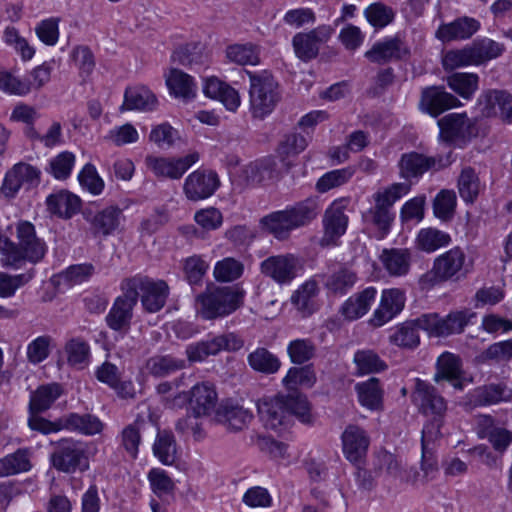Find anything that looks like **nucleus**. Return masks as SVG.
<instances>
[{"instance_id":"nucleus-56","label":"nucleus","mask_w":512,"mask_h":512,"mask_svg":"<svg viewBox=\"0 0 512 512\" xmlns=\"http://www.w3.org/2000/svg\"><path fill=\"white\" fill-rule=\"evenodd\" d=\"M354 363L360 374L378 373L387 369L386 362L370 349L358 350L354 355Z\"/></svg>"},{"instance_id":"nucleus-34","label":"nucleus","mask_w":512,"mask_h":512,"mask_svg":"<svg viewBox=\"0 0 512 512\" xmlns=\"http://www.w3.org/2000/svg\"><path fill=\"white\" fill-rule=\"evenodd\" d=\"M63 430L84 435H95L102 431L103 425L98 417L91 414L69 413L62 416Z\"/></svg>"},{"instance_id":"nucleus-47","label":"nucleus","mask_w":512,"mask_h":512,"mask_svg":"<svg viewBox=\"0 0 512 512\" xmlns=\"http://www.w3.org/2000/svg\"><path fill=\"white\" fill-rule=\"evenodd\" d=\"M450 242L451 237L448 233L435 228L421 229L416 237V247L427 253L445 247L449 245Z\"/></svg>"},{"instance_id":"nucleus-30","label":"nucleus","mask_w":512,"mask_h":512,"mask_svg":"<svg viewBox=\"0 0 512 512\" xmlns=\"http://www.w3.org/2000/svg\"><path fill=\"white\" fill-rule=\"evenodd\" d=\"M189 400L190 406L196 417L210 414L216 406L217 393L208 383L196 384L191 390V395L183 396V401Z\"/></svg>"},{"instance_id":"nucleus-60","label":"nucleus","mask_w":512,"mask_h":512,"mask_svg":"<svg viewBox=\"0 0 512 512\" xmlns=\"http://www.w3.org/2000/svg\"><path fill=\"white\" fill-rule=\"evenodd\" d=\"M374 201L375 206L369 209L367 218L377 227L382 236H384L390 230L394 215L391 212V207L381 202V199H374Z\"/></svg>"},{"instance_id":"nucleus-52","label":"nucleus","mask_w":512,"mask_h":512,"mask_svg":"<svg viewBox=\"0 0 512 512\" xmlns=\"http://www.w3.org/2000/svg\"><path fill=\"white\" fill-rule=\"evenodd\" d=\"M248 363L253 370L264 374H274L281 367L278 357L262 347L248 355Z\"/></svg>"},{"instance_id":"nucleus-21","label":"nucleus","mask_w":512,"mask_h":512,"mask_svg":"<svg viewBox=\"0 0 512 512\" xmlns=\"http://www.w3.org/2000/svg\"><path fill=\"white\" fill-rule=\"evenodd\" d=\"M410 54L408 46L399 38H385L372 45L365 52V57L373 63L385 64L394 60H401Z\"/></svg>"},{"instance_id":"nucleus-29","label":"nucleus","mask_w":512,"mask_h":512,"mask_svg":"<svg viewBox=\"0 0 512 512\" xmlns=\"http://www.w3.org/2000/svg\"><path fill=\"white\" fill-rule=\"evenodd\" d=\"M48 211L63 219H70L81 207V200L67 190H59L50 194L46 199Z\"/></svg>"},{"instance_id":"nucleus-16","label":"nucleus","mask_w":512,"mask_h":512,"mask_svg":"<svg viewBox=\"0 0 512 512\" xmlns=\"http://www.w3.org/2000/svg\"><path fill=\"white\" fill-rule=\"evenodd\" d=\"M123 291V294L115 299L106 315V323L110 329L125 335L130 330L133 308L136 303L135 294L128 290Z\"/></svg>"},{"instance_id":"nucleus-50","label":"nucleus","mask_w":512,"mask_h":512,"mask_svg":"<svg viewBox=\"0 0 512 512\" xmlns=\"http://www.w3.org/2000/svg\"><path fill=\"white\" fill-rule=\"evenodd\" d=\"M479 76L475 73L455 72L447 77L448 86L462 98L469 100L478 89Z\"/></svg>"},{"instance_id":"nucleus-51","label":"nucleus","mask_w":512,"mask_h":512,"mask_svg":"<svg viewBox=\"0 0 512 512\" xmlns=\"http://www.w3.org/2000/svg\"><path fill=\"white\" fill-rule=\"evenodd\" d=\"M319 292L318 284L310 279L303 283L292 295L291 302L305 315H310L314 311V298Z\"/></svg>"},{"instance_id":"nucleus-22","label":"nucleus","mask_w":512,"mask_h":512,"mask_svg":"<svg viewBox=\"0 0 512 512\" xmlns=\"http://www.w3.org/2000/svg\"><path fill=\"white\" fill-rule=\"evenodd\" d=\"M480 22L469 16L458 17L452 22L441 24L435 37L443 43L470 39L480 29Z\"/></svg>"},{"instance_id":"nucleus-2","label":"nucleus","mask_w":512,"mask_h":512,"mask_svg":"<svg viewBox=\"0 0 512 512\" xmlns=\"http://www.w3.org/2000/svg\"><path fill=\"white\" fill-rule=\"evenodd\" d=\"M257 408L261 421L266 428L271 430H278L286 426L292 416H296L303 423L311 421L307 398L296 392L286 396L262 398L258 401Z\"/></svg>"},{"instance_id":"nucleus-58","label":"nucleus","mask_w":512,"mask_h":512,"mask_svg":"<svg viewBox=\"0 0 512 512\" xmlns=\"http://www.w3.org/2000/svg\"><path fill=\"white\" fill-rule=\"evenodd\" d=\"M35 275V269L32 267L25 273L18 275H9L0 272V297L8 298L15 294L16 290L28 282H30Z\"/></svg>"},{"instance_id":"nucleus-15","label":"nucleus","mask_w":512,"mask_h":512,"mask_svg":"<svg viewBox=\"0 0 512 512\" xmlns=\"http://www.w3.org/2000/svg\"><path fill=\"white\" fill-rule=\"evenodd\" d=\"M275 212L290 234L292 230L304 227L311 223L317 217L319 207L315 198H307L287 207L285 210Z\"/></svg>"},{"instance_id":"nucleus-5","label":"nucleus","mask_w":512,"mask_h":512,"mask_svg":"<svg viewBox=\"0 0 512 512\" xmlns=\"http://www.w3.org/2000/svg\"><path fill=\"white\" fill-rule=\"evenodd\" d=\"M122 289L135 294L138 302L139 292L144 309L149 313L161 310L169 295V287L163 280H154L146 276H135L123 281Z\"/></svg>"},{"instance_id":"nucleus-9","label":"nucleus","mask_w":512,"mask_h":512,"mask_svg":"<svg viewBox=\"0 0 512 512\" xmlns=\"http://www.w3.org/2000/svg\"><path fill=\"white\" fill-rule=\"evenodd\" d=\"M342 450L345 458L356 465L358 468L357 476L367 471L360 467L364 463L368 448L370 445V437L366 430L354 424L348 425L341 435Z\"/></svg>"},{"instance_id":"nucleus-36","label":"nucleus","mask_w":512,"mask_h":512,"mask_svg":"<svg viewBox=\"0 0 512 512\" xmlns=\"http://www.w3.org/2000/svg\"><path fill=\"white\" fill-rule=\"evenodd\" d=\"M384 268L392 276H405L411 265V252L408 249H384L381 254Z\"/></svg>"},{"instance_id":"nucleus-37","label":"nucleus","mask_w":512,"mask_h":512,"mask_svg":"<svg viewBox=\"0 0 512 512\" xmlns=\"http://www.w3.org/2000/svg\"><path fill=\"white\" fill-rule=\"evenodd\" d=\"M157 105L156 96L145 86L127 88L121 110L151 111Z\"/></svg>"},{"instance_id":"nucleus-32","label":"nucleus","mask_w":512,"mask_h":512,"mask_svg":"<svg viewBox=\"0 0 512 512\" xmlns=\"http://www.w3.org/2000/svg\"><path fill=\"white\" fill-rule=\"evenodd\" d=\"M512 398V390L503 383H492L477 387L470 394V401L475 406H487Z\"/></svg>"},{"instance_id":"nucleus-48","label":"nucleus","mask_w":512,"mask_h":512,"mask_svg":"<svg viewBox=\"0 0 512 512\" xmlns=\"http://www.w3.org/2000/svg\"><path fill=\"white\" fill-rule=\"evenodd\" d=\"M470 46L475 66H479L490 60L496 59L505 51L504 44L496 42L490 38L476 40Z\"/></svg>"},{"instance_id":"nucleus-61","label":"nucleus","mask_w":512,"mask_h":512,"mask_svg":"<svg viewBox=\"0 0 512 512\" xmlns=\"http://www.w3.org/2000/svg\"><path fill=\"white\" fill-rule=\"evenodd\" d=\"M244 265L241 261L227 257L218 261L214 267V277L219 282H232L241 277Z\"/></svg>"},{"instance_id":"nucleus-55","label":"nucleus","mask_w":512,"mask_h":512,"mask_svg":"<svg viewBox=\"0 0 512 512\" xmlns=\"http://www.w3.org/2000/svg\"><path fill=\"white\" fill-rule=\"evenodd\" d=\"M315 382L316 375L311 366L292 367L283 378V384L287 389L291 390L290 393H299L296 390L298 385L310 388Z\"/></svg>"},{"instance_id":"nucleus-18","label":"nucleus","mask_w":512,"mask_h":512,"mask_svg":"<svg viewBox=\"0 0 512 512\" xmlns=\"http://www.w3.org/2000/svg\"><path fill=\"white\" fill-rule=\"evenodd\" d=\"M459 105L458 98L447 92L443 86L424 88L419 102V108L433 117Z\"/></svg>"},{"instance_id":"nucleus-38","label":"nucleus","mask_w":512,"mask_h":512,"mask_svg":"<svg viewBox=\"0 0 512 512\" xmlns=\"http://www.w3.org/2000/svg\"><path fill=\"white\" fill-rule=\"evenodd\" d=\"M360 404L369 410L383 408V389L378 378L372 377L355 386Z\"/></svg>"},{"instance_id":"nucleus-17","label":"nucleus","mask_w":512,"mask_h":512,"mask_svg":"<svg viewBox=\"0 0 512 512\" xmlns=\"http://www.w3.org/2000/svg\"><path fill=\"white\" fill-rule=\"evenodd\" d=\"M373 470L376 475L386 474L394 479L412 483L418 476L415 469H405L401 460L385 449H380L373 454Z\"/></svg>"},{"instance_id":"nucleus-63","label":"nucleus","mask_w":512,"mask_h":512,"mask_svg":"<svg viewBox=\"0 0 512 512\" xmlns=\"http://www.w3.org/2000/svg\"><path fill=\"white\" fill-rule=\"evenodd\" d=\"M287 352L291 362L303 364L314 357L316 346L310 339H296L289 343Z\"/></svg>"},{"instance_id":"nucleus-28","label":"nucleus","mask_w":512,"mask_h":512,"mask_svg":"<svg viewBox=\"0 0 512 512\" xmlns=\"http://www.w3.org/2000/svg\"><path fill=\"white\" fill-rule=\"evenodd\" d=\"M466 254L460 247H453L434 260L438 275L443 280L459 279L464 269Z\"/></svg>"},{"instance_id":"nucleus-35","label":"nucleus","mask_w":512,"mask_h":512,"mask_svg":"<svg viewBox=\"0 0 512 512\" xmlns=\"http://www.w3.org/2000/svg\"><path fill=\"white\" fill-rule=\"evenodd\" d=\"M166 84L172 95L184 101H189L196 96L197 85L193 78L179 69L170 70Z\"/></svg>"},{"instance_id":"nucleus-7","label":"nucleus","mask_w":512,"mask_h":512,"mask_svg":"<svg viewBox=\"0 0 512 512\" xmlns=\"http://www.w3.org/2000/svg\"><path fill=\"white\" fill-rule=\"evenodd\" d=\"M200 159L198 152L184 156H153L145 158L147 168L159 179L179 180Z\"/></svg>"},{"instance_id":"nucleus-45","label":"nucleus","mask_w":512,"mask_h":512,"mask_svg":"<svg viewBox=\"0 0 512 512\" xmlns=\"http://www.w3.org/2000/svg\"><path fill=\"white\" fill-rule=\"evenodd\" d=\"M357 281V275L346 267H339L326 279L325 287L334 295H345L353 288Z\"/></svg>"},{"instance_id":"nucleus-44","label":"nucleus","mask_w":512,"mask_h":512,"mask_svg":"<svg viewBox=\"0 0 512 512\" xmlns=\"http://www.w3.org/2000/svg\"><path fill=\"white\" fill-rule=\"evenodd\" d=\"M226 57L238 65H258L260 63V47L253 43L233 44L226 49Z\"/></svg>"},{"instance_id":"nucleus-59","label":"nucleus","mask_w":512,"mask_h":512,"mask_svg":"<svg viewBox=\"0 0 512 512\" xmlns=\"http://www.w3.org/2000/svg\"><path fill=\"white\" fill-rule=\"evenodd\" d=\"M145 426L146 422L144 420L137 419L126 426L121 433V444L133 459L137 457L141 432L144 430Z\"/></svg>"},{"instance_id":"nucleus-43","label":"nucleus","mask_w":512,"mask_h":512,"mask_svg":"<svg viewBox=\"0 0 512 512\" xmlns=\"http://www.w3.org/2000/svg\"><path fill=\"white\" fill-rule=\"evenodd\" d=\"M457 187L459 195L463 201L470 204L476 201L483 188L478 174L472 167H465L462 169L458 177Z\"/></svg>"},{"instance_id":"nucleus-33","label":"nucleus","mask_w":512,"mask_h":512,"mask_svg":"<svg viewBox=\"0 0 512 512\" xmlns=\"http://www.w3.org/2000/svg\"><path fill=\"white\" fill-rule=\"evenodd\" d=\"M436 368L435 382L447 380L453 382L455 388L462 389V384L459 381L462 374L461 360L458 356L450 352H444L438 357Z\"/></svg>"},{"instance_id":"nucleus-46","label":"nucleus","mask_w":512,"mask_h":512,"mask_svg":"<svg viewBox=\"0 0 512 512\" xmlns=\"http://www.w3.org/2000/svg\"><path fill=\"white\" fill-rule=\"evenodd\" d=\"M30 469L31 462L28 449H18L14 453L0 459V477L27 472Z\"/></svg>"},{"instance_id":"nucleus-53","label":"nucleus","mask_w":512,"mask_h":512,"mask_svg":"<svg viewBox=\"0 0 512 512\" xmlns=\"http://www.w3.org/2000/svg\"><path fill=\"white\" fill-rule=\"evenodd\" d=\"M274 171V160L264 158L247 165L243 170V175L249 184L255 185L271 179Z\"/></svg>"},{"instance_id":"nucleus-42","label":"nucleus","mask_w":512,"mask_h":512,"mask_svg":"<svg viewBox=\"0 0 512 512\" xmlns=\"http://www.w3.org/2000/svg\"><path fill=\"white\" fill-rule=\"evenodd\" d=\"M185 365V360L172 355H155L146 361L145 369L154 377H165L185 368Z\"/></svg>"},{"instance_id":"nucleus-8","label":"nucleus","mask_w":512,"mask_h":512,"mask_svg":"<svg viewBox=\"0 0 512 512\" xmlns=\"http://www.w3.org/2000/svg\"><path fill=\"white\" fill-rule=\"evenodd\" d=\"M412 401L422 414L433 417L428 424L439 422L440 427L442 426V418L447 411V402L433 385L417 379L412 393Z\"/></svg>"},{"instance_id":"nucleus-41","label":"nucleus","mask_w":512,"mask_h":512,"mask_svg":"<svg viewBox=\"0 0 512 512\" xmlns=\"http://www.w3.org/2000/svg\"><path fill=\"white\" fill-rule=\"evenodd\" d=\"M492 424V418L484 416L480 422V425L484 427L479 434L481 437H486L495 451L502 455L512 443V432L505 428L494 427Z\"/></svg>"},{"instance_id":"nucleus-25","label":"nucleus","mask_w":512,"mask_h":512,"mask_svg":"<svg viewBox=\"0 0 512 512\" xmlns=\"http://www.w3.org/2000/svg\"><path fill=\"white\" fill-rule=\"evenodd\" d=\"M441 435L440 423L426 424L422 430V460L421 468L426 478H432L438 470L437 459L434 455L435 440Z\"/></svg>"},{"instance_id":"nucleus-14","label":"nucleus","mask_w":512,"mask_h":512,"mask_svg":"<svg viewBox=\"0 0 512 512\" xmlns=\"http://www.w3.org/2000/svg\"><path fill=\"white\" fill-rule=\"evenodd\" d=\"M333 33L330 26L322 25L308 33H297L293 37L296 56L302 61H310L317 57L320 45L327 42Z\"/></svg>"},{"instance_id":"nucleus-26","label":"nucleus","mask_w":512,"mask_h":512,"mask_svg":"<svg viewBox=\"0 0 512 512\" xmlns=\"http://www.w3.org/2000/svg\"><path fill=\"white\" fill-rule=\"evenodd\" d=\"M325 233L321 240L322 245H332L346 232L348 217L343 211L341 202L335 201L325 212Z\"/></svg>"},{"instance_id":"nucleus-62","label":"nucleus","mask_w":512,"mask_h":512,"mask_svg":"<svg viewBox=\"0 0 512 512\" xmlns=\"http://www.w3.org/2000/svg\"><path fill=\"white\" fill-rule=\"evenodd\" d=\"M65 351L70 365L84 368L88 364L90 347L84 340L79 338L71 339L66 343Z\"/></svg>"},{"instance_id":"nucleus-31","label":"nucleus","mask_w":512,"mask_h":512,"mask_svg":"<svg viewBox=\"0 0 512 512\" xmlns=\"http://www.w3.org/2000/svg\"><path fill=\"white\" fill-rule=\"evenodd\" d=\"M377 290L367 287L349 297L341 306L340 312L347 320H356L364 316L375 301Z\"/></svg>"},{"instance_id":"nucleus-23","label":"nucleus","mask_w":512,"mask_h":512,"mask_svg":"<svg viewBox=\"0 0 512 512\" xmlns=\"http://www.w3.org/2000/svg\"><path fill=\"white\" fill-rule=\"evenodd\" d=\"M438 125L445 141L466 140L475 135L474 125L464 113L448 114L438 120Z\"/></svg>"},{"instance_id":"nucleus-57","label":"nucleus","mask_w":512,"mask_h":512,"mask_svg":"<svg viewBox=\"0 0 512 512\" xmlns=\"http://www.w3.org/2000/svg\"><path fill=\"white\" fill-rule=\"evenodd\" d=\"M483 363L506 364L512 360V338L489 345L479 356Z\"/></svg>"},{"instance_id":"nucleus-10","label":"nucleus","mask_w":512,"mask_h":512,"mask_svg":"<svg viewBox=\"0 0 512 512\" xmlns=\"http://www.w3.org/2000/svg\"><path fill=\"white\" fill-rule=\"evenodd\" d=\"M244 345V341L234 333H226L211 339L191 344L186 354L191 362L203 361L210 355H216L222 350L237 351Z\"/></svg>"},{"instance_id":"nucleus-19","label":"nucleus","mask_w":512,"mask_h":512,"mask_svg":"<svg viewBox=\"0 0 512 512\" xmlns=\"http://www.w3.org/2000/svg\"><path fill=\"white\" fill-rule=\"evenodd\" d=\"M85 219L89 222L94 236L107 237L119 229L125 217L122 209L117 205H110L94 214L86 213Z\"/></svg>"},{"instance_id":"nucleus-39","label":"nucleus","mask_w":512,"mask_h":512,"mask_svg":"<svg viewBox=\"0 0 512 512\" xmlns=\"http://www.w3.org/2000/svg\"><path fill=\"white\" fill-rule=\"evenodd\" d=\"M218 421L233 431L242 430L252 420L253 415L238 405L225 404L217 410Z\"/></svg>"},{"instance_id":"nucleus-4","label":"nucleus","mask_w":512,"mask_h":512,"mask_svg":"<svg viewBox=\"0 0 512 512\" xmlns=\"http://www.w3.org/2000/svg\"><path fill=\"white\" fill-rule=\"evenodd\" d=\"M250 80V104L255 117L271 113L281 98L279 85L268 71H246Z\"/></svg>"},{"instance_id":"nucleus-6","label":"nucleus","mask_w":512,"mask_h":512,"mask_svg":"<svg viewBox=\"0 0 512 512\" xmlns=\"http://www.w3.org/2000/svg\"><path fill=\"white\" fill-rule=\"evenodd\" d=\"M54 450L50 460L52 466L63 473H75L88 469V456L85 444L73 438H63L51 443Z\"/></svg>"},{"instance_id":"nucleus-49","label":"nucleus","mask_w":512,"mask_h":512,"mask_svg":"<svg viewBox=\"0 0 512 512\" xmlns=\"http://www.w3.org/2000/svg\"><path fill=\"white\" fill-rule=\"evenodd\" d=\"M153 453L162 464L172 465L177 458L174 435L168 431H159L153 445Z\"/></svg>"},{"instance_id":"nucleus-13","label":"nucleus","mask_w":512,"mask_h":512,"mask_svg":"<svg viewBox=\"0 0 512 512\" xmlns=\"http://www.w3.org/2000/svg\"><path fill=\"white\" fill-rule=\"evenodd\" d=\"M399 175L406 181L420 178L431 170H440L444 167L441 157L427 156L415 151L404 153L398 163Z\"/></svg>"},{"instance_id":"nucleus-3","label":"nucleus","mask_w":512,"mask_h":512,"mask_svg":"<svg viewBox=\"0 0 512 512\" xmlns=\"http://www.w3.org/2000/svg\"><path fill=\"white\" fill-rule=\"evenodd\" d=\"M245 291L238 286L208 289L197 296L199 315L212 320L230 315L243 305Z\"/></svg>"},{"instance_id":"nucleus-27","label":"nucleus","mask_w":512,"mask_h":512,"mask_svg":"<svg viewBox=\"0 0 512 512\" xmlns=\"http://www.w3.org/2000/svg\"><path fill=\"white\" fill-rule=\"evenodd\" d=\"M95 377L101 383L112 388L122 398H133L135 388L130 380H122L118 367L108 361L102 363L95 371Z\"/></svg>"},{"instance_id":"nucleus-1","label":"nucleus","mask_w":512,"mask_h":512,"mask_svg":"<svg viewBox=\"0 0 512 512\" xmlns=\"http://www.w3.org/2000/svg\"><path fill=\"white\" fill-rule=\"evenodd\" d=\"M467 323L468 318L463 311L451 312L444 318L437 313H427L399 324L389 340L400 348L412 350L420 344L419 330L426 331L430 336L446 337L461 333Z\"/></svg>"},{"instance_id":"nucleus-54","label":"nucleus","mask_w":512,"mask_h":512,"mask_svg":"<svg viewBox=\"0 0 512 512\" xmlns=\"http://www.w3.org/2000/svg\"><path fill=\"white\" fill-rule=\"evenodd\" d=\"M356 169L348 166L341 169L329 171L322 175L316 182V190L320 193H326L331 189L346 184L355 174Z\"/></svg>"},{"instance_id":"nucleus-40","label":"nucleus","mask_w":512,"mask_h":512,"mask_svg":"<svg viewBox=\"0 0 512 512\" xmlns=\"http://www.w3.org/2000/svg\"><path fill=\"white\" fill-rule=\"evenodd\" d=\"M62 389L58 383L39 386L30 397V414H39L46 411L60 397Z\"/></svg>"},{"instance_id":"nucleus-12","label":"nucleus","mask_w":512,"mask_h":512,"mask_svg":"<svg viewBox=\"0 0 512 512\" xmlns=\"http://www.w3.org/2000/svg\"><path fill=\"white\" fill-rule=\"evenodd\" d=\"M300 269V260L293 254L270 256L260 264L262 274L281 285L291 283Z\"/></svg>"},{"instance_id":"nucleus-11","label":"nucleus","mask_w":512,"mask_h":512,"mask_svg":"<svg viewBox=\"0 0 512 512\" xmlns=\"http://www.w3.org/2000/svg\"><path fill=\"white\" fill-rule=\"evenodd\" d=\"M220 186L218 174L209 169H197L184 180L183 193L189 201L197 202L211 197Z\"/></svg>"},{"instance_id":"nucleus-24","label":"nucleus","mask_w":512,"mask_h":512,"mask_svg":"<svg viewBox=\"0 0 512 512\" xmlns=\"http://www.w3.org/2000/svg\"><path fill=\"white\" fill-rule=\"evenodd\" d=\"M39 175L40 172L35 167L18 163L6 173L1 191L6 197L13 198L23 184H37Z\"/></svg>"},{"instance_id":"nucleus-64","label":"nucleus","mask_w":512,"mask_h":512,"mask_svg":"<svg viewBox=\"0 0 512 512\" xmlns=\"http://www.w3.org/2000/svg\"><path fill=\"white\" fill-rule=\"evenodd\" d=\"M71 58L79 70L80 77L85 81L95 68V58L88 46L80 45L71 52Z\"/></svg>"},{"instance_id":"nucleus-20","label":"nucleus","mask_w":512,"mask_h":512,"mask_svg":"<svg viewBox=\"0 0 512 512\" xmlns=\"http://www.w3.org/2000/svg\"><path fill=\"white\" fill-rule=\"evenodd\" d=\"M405 301L403 290L399 288L383 290L380 304L370 319V324L374 327L383 326L403 310Z\"/></svg>"}]
</instances>
